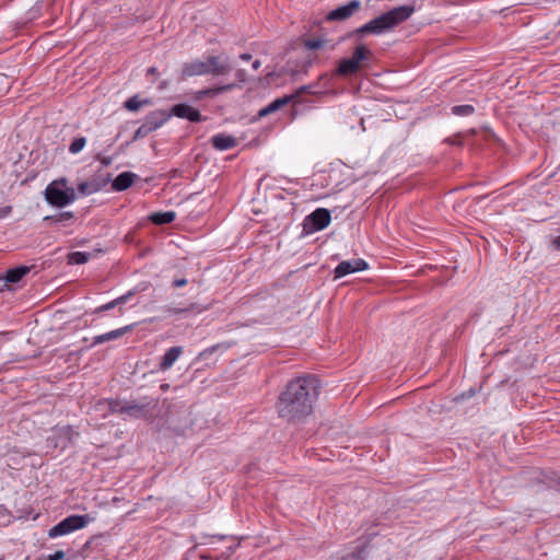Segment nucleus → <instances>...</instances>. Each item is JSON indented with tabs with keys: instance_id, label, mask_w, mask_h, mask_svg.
<instances>
[{
	"instance_id": "nucleus-1",
	"label": "nucleus",
	"mask_w": 560,
	"mask_h": 560,
	"mask_svg": "<svg viewBox=\"0 0 560 560\" xmlns=\"http://www.w3.org/2000/svg\"><path fill=\"white\" fill-rule=\"evenodd\" d=\"M319 386V380L315 375L299 376L290 381L279 396V416L289 421L308 416L318 397Z\"/></svg>"
},
{
	"instance_id": "nucleus-2",
	"label": "nucleus",
	"mask_w": 560,
	"mask_h": 560,
	"mask_svg": "<svg viewBox=\"0 0 560 560\" xmlns=\"http://www.w3.org/2000/svg\"><path fill=\"white\" fill-rule=\"evenodd\" d=\"M415 9L412 5H399L396 7L380 16L369 21L364 25L353 31L355 35L374 34L380 35L387 32L400 23L405 22L413 13Z\"/></svg>"
},
{
	"instance_id": "nucleus-3",
	"label": "nucleus",
	"mask_w": 560,
	"mask_h": 560,
	"mask_svg": "<svg viewBox=\"0 0 560 560\" xmlns=\"http://www.w3.org/2000/svg\"><path fill=\"white\" fill-rule=\"evenodd\" d=\"M232 70L230 58L225 55L208 56L205 59H195L183 65L182 78L195 75H225Z\"/></svg>"
},
{
	"instance_id": "nucleus-4",
	"label": "nucleus",
	"mask_w": 560,
	"mask_h": 560,
	"mask_svg": "<svg viewBox=\"0 0 560 560\" xmlns=\"http://www.w3.org/2000/svg\"><path fill=\"white\" fill-rule=\"evenodd\" d=\"M101 405H106L110 412L126 415L132 419L151 420L154 418L156 404L153 399L143 398L141 400H128L121 404L115 399H106Z\"/></svg>"
},
{
	"instance_id": "nucleus-5",
	"label": "nucleus",
	"mask_w": 560,
	"mask_h": 560,
	"mask_svg": "<svg viewBox=\"0 0 560 560\" xmlns=\"http://www.w3.org/2000/svg\"><path fill=\"white\" fill-rule=\"evenodd\" d=\"M45 198L51 206L62 208L75 200V191L67 187L65 178L54 180L45 189Z\"/></svg>"
},
{
	"instance_id": "nucleus-6",
	"label": "nucleus",
	"mask_w": 560,
	"mask_h": 560,
	"mask_svg": "<svg viewBox=\"0 0 560 560\" xmlns=\"http://www.w3.org/2000/svg\"><path fill=\"white\" fill-rule=\"evenodd\" d=\"M370 54L371 51L364 45L357 46L350 58H343L339 61L337 73L342 77L354 74L359 71L361 62L366 60Z\"/></svg>"
},
{
	"instance_id": "nucleus-7",
	"label": "nucleus",
	"mask_w": 560,
	"mask_h": 560,
	"mask_svg": "<svg viewBox=\"0 0 560 560\" xmlns=\"http://www.w3.org/2000/svg\"><path fill=\"white\" fill-rule=\"evenodd\" d=\"M330 221V211L325 208H317L311 214L306 215L303 222V229L307 233H313L327 228Z\"/></svg>"
},
{
	"instance_id": "nucleus-8",
	"label": "nucleus",
	"mask_w": 560,
	"mask_h": 560,
	"mask_svg": "<svg viewBox=\"0 0 560 560\" xmlns=\"http://www.w3.org/2000/svg\"><path fill=\"white\" fill-rule=\"evenodd\" d=\"M201 429L202 423H198V419L194 417L192 410L185 409L177 411V435H189L195 429Z\"/></svg>"
},
{
	"instance_id": "nucleus-9",
	"label": "nucleus",
	"mask_w": 560,
	"mask_h": 560,
	"mask_svg": "<svg viewBox=\"0 0 560 560\" xmlns=\"http://www.w3.org/2000/svg\"><path fill=\"white\" fill-rule=\"evenodd\" d=\"M361 9L360 0H351L349 3L338 7L335 10H331L327 15V21H346L351 18L354 13H357Z\"/></svg>"
},
{
	"instance_id": "nucleus-10",
	"label": "nucleus",
	"mask_w": 560,
	"mask_h": 560,
	"mask_svg": "<svg viewBox=\"0 0 560 560\" xmlns=\"http://www.w3.org/2000/svg\"><path fill=\"white\" fill-rule=\"evenodd\" d=\"M369 265L365 260L361 258L350 259V260H342L337 265V267L334 270L335 279L342 278L347 275L357 272V271H363L368 269Z\"/></svg>"
},
{
	"instance_id": "nucleus-11",
	"label": "nucleus",
	"mask_w": 560,
	"mask_h": 560,
	"mask_svg": "<svg viewBox=\"0 0 560 560\" xmlns=\"http://www.w3.org/2000/svg\"><path fill=\"white\" fill-rule=\"evenodd\" d=\"M177 118H185L192 122L206 119L197 108L185 103L177 104Z\"/></svg>"
},
{
	"instance_id": "nucleus-12",
	"label": "nucleus",
	"mask_w": 560,
	"mask_h": 560,
	"mask_svg": "<svg viewBox=\"0 0 560 560\" xmlns=\"http://www.w3.org/2000/svg\"><path fill=\"white\" fill-rule=\"evenodd\" d=\"M131 329H132V326L128 325V326L108 331L106 334L95 336L93 338L92 346H96V345H101V343H104L107 341L118 339V338L122 337L125 334L129 332Z\"/></svg>"
},
{
	"instance_id": "nucleus-13",
	"label": "nucleus",
	"mask_w": 560,
	"mask_h": 560,
	"mask_svg": "<svg viewBox=\"0 0 560 560\" xmlns=\"http://www.w3.org/2000/svg\"><path fill=\"white\" fill-rule=\"evenodd\" d=\"M136 177L135 173L122 172L113 180L112 188L115 191H124L133 184Z\"/></svg>"
},
{
	"instance_id": "nucleus-14",
	"label": "nucleus",
	"mask_w": 560,
	"mask_h": 560,
	"mask_svg": "<svg viewBox=\"0 0 560 560\" xmlns=\"http://www.w3.org/2000/svg\"><path fill=\"white\" fill-rule=\"evenodd\" d=\"M292 101H295V95H284L282 97L276 98L270 104H268L266 107L261 108L258 114L260 117H265L271 113L277 112L282 106L289 104Z\"/></svg>"
},
{
	"instance_id": "nucleus-15",
	"label": "nucleus",
	"mask_w": 560,
	"mask_h": 560,
	"mask_svg": "<svg viewBox=\"0 0 560 560\" xmlns=\"http://www.w3.org/2000/svg\"><path fill=\"white\" fill-rule=\"evenodd\" d=\"M211 143L213 148L220 151L232 149L237 144L236 139L234 137L224 133L213 136L211 138Z\"/></svg>"
},
{
	"instance_id": "nucleus-16",
	"label": "nucleus",
	"mask_w": 560,
	"mask_h": 560,
	"mask_svg": "<svg viewBox=\"0 0 560 560\" xmlns=\"http://www.w3.org/2000/svg\"><path fill=\"white\" fill-rule=\"evenodd\" d=\"M93 518L89 514L70 515L63 521L71 532L85 527Z\"/></svg>"
},
{
	"instance_id": "nucleus-17",
	"label": "nucleus",
	"mask_w": 560,
	"mask_h": 560,
	"mask_svg": "<svg viewBox=\"0 0 560 560\" xmlns=\"http://www.w3.org/2000/svg\"><path fill=\"white\" fill-rule=\"evenodd\" d=\"M234 86H235L234 83H230V84L221 85V86H217V88L203 89V90H200L195 93V100L199 101L206 96L214 97L223 92L231 91Z\"/></svg>"
},
{
	"instance_id": "nucleus-18",
	"label": "nucleus",
	"mask_w": 560,
	"mask_h": 560,
	"mask_svg": "<svg viewBox=\"0 0 560 560\" xmlns=\"http://www.w3.org/2000/svg\"><path fill=\"white\" fill-rule=\"evenodd\" d=\"M31 271V268L27 266H19L12 269H9L5 273V281L10 283H18L22 278H24L28 272Z\"/></svg>"
},
{
	"instance_id": "nucleus-19",
	"label": "nucleus",
	"mask_w": 560,
	"mask_h": 560,
	"mask_svg": "<svg viewBox=\"0 0 560 560\" xmlns=\"http://www.w3.org/2000/svg\"><path fill=\"white\" fill-rule=\"evenodd\" d=\"M148 220L155 225L168 224L175 220V212H155L148 217Z\"/></svg>"
},
{
	"instance_id": "nucleus-20",
	"label": "nucleus",
	"mask_w": 560,
	"mask_h": 560,
	"mask_svg": "<svg viewBox=\"0 0 560 560\" xmlns=\"http://www.w3.org/2000/svg\"><path fill=\"white\" fill-rule=\"evenodd\" d=\"M172 115H175V105L172 106L170 108V114H165L164 112L162 110H156V112H153L151 113L148 117H147V121H151V122H155L158 124V128L161 127L165 121L168 120V118L172 116Z\"/></svg>"
},
{
	"instance_id": "nucleus-21",
	"label": "nucleus",
	"mask_w": 560,
	"mask_h": 560,
	"mask_svg": "<svg viewBox=\"0 0 560 560\" xmlns=\"http://www.w3.org/2000/svg\"><path fill=\"white\" fill-rule=\"evenodd\" d=\"M158 129V124L151 121H144L135 132L133 139H141L147 137L150 132Z\"/></svg>"
},
{
	"instance_id": "nucleus-22",
	"label": "nucleus",
	"mask_w": 560,
	"mask_h": 560,
	"mask_svg": "<svg viewBox=\"0 0 560 560\" xmlns=\"http://www.w3.org/2000/svg\"><path fill=\"white\" fill-rule=\"evenodd\" d=\"M175 362V347H171L166 353L163 355L159 368L161 371L168 370Z\"/></svg>"
},
{
	"instance_id": "nucleus-23",
	"label": "nucleus",
	"mask_w": 560,
	"mask_h": 560,
	"mask_svg": "<svg viewBox=\"0 0 560 560\" xmlns=\"http://www.w3.org/2000/svg\"><path fill=\"white\" fill-rule=\"evenodd\" d=\"M90 257H91L90 253L73 252L68 255V260L70 264L81 265V264L88 262Z\"/></svg>"
},
{
	"instance_id": "nucleus-24",
	"label": "nucleus",
	"mask_w": 560,
	"mask_h": 560,
	"mask_svg": "<svg viewBox=\"0 0 560 560\" xmlns=\"http://www.w3.org/2000/svg\"><path fill=\"white\" fill-rule=\"evenodd\" d=\"M69 533H71V530L69 529L68 525H66V522L62 520L61 522H59L57 525L52 526L49 529L48 535L49 537L55 538L58 536L67 535Z\"/></svg>"
},
{
	"instance_id": "nucleus-25",
	"label": "nucleus",
	"mask_w": 560,
	"mask_h": 560,
	"mask_svg": "<svg viewBox=\"0 0 560 560\" xmlns=\"http://www.w3.org/2000/svg\"><path fill=\"white\" fill-rule=\"evenodd\" d=\"M100 189V186L93 182H81L78 184V191L81 195H91L96 192Z\"/></svg>"
},
{
	"instance_id": "nucleus-26",
	"label": "nucleus",
	"mask_w": 560,
	"mask_h": 560,
	"mask_svg": "<svg viewBox=\"0 0 560 560\" xmlns=\"http://www.w3.org/2000/svg\"><path fill=\"white\" fill-rule=\"evenodd\" d=\"M149 101H140L139 97L132 96L124 103V107L129 112H137L143 104H148Z\"/></svg>"
},
{
	"instance_id": "nucleus-27",
	"label": "nucleus",
	"mask_w": 560,
	"mask_h": 560,
	"mask_svg": "<svg viewBox=\"0 0 560 560\" xmlns=\"http://www.w3.org/2000/svg\"><path fill=\"white\" fill-rule=\"evenodd\" d=\"M86 144V138L85 137H78L74 138L73 141L69 145V152L71 154H78L83 150V148Z\"/></svg>"
},
{
	"instance_id": "nucleus-28",
	"label": "nucleus",
	"mask_w": 560,
	"mask_h": 560,
	"mask_svg": "<svg viewBox=\"0 0 560 560\" xmlns=\"http://www.w3.org/2000/svg\"><path fill=\"white\" fill-rule=\"evenodd\" d=\"M475 112L472 105H456L452 107V114L456 116H469Z\"/></svg>"
},
{
	"instance_id": "nucleus-29",
	"label": "nucleus",
	"mask_w": 560,
	"mask_h": 560,
	"mask_svg": "<svg viewBox=\"0 0 560 560\" xmlns=\"http://www.w3.org/2000/svg\"><path fill=\"white\" fill-rule=\"evenodd\" d=\"M126 300H127V296H126V295L119 296V298H117V299H115V300H113V301H110V302H108V303H106V304H104V305H102V306L97 307V308L95 310V313H101V312H104V311L112 310V308H114L115 306H117V305H119V304L125 303V302H126Z\"/></svg>"
},
{
	"instance_id": "nucleus-30",
	"label": "nucleus",
	"mask_w": 560,
	"mask_h": 560,
	"mask_svg": "<svg viewBox=\"0 0 560 560\" xmlns=\"http://www.w3.org/2000/svg\"><path fill=\"white\" fill-rule=\"evenodd\" d=\"M72 219H73V212H71V211H66V212H61L56 215H50V217L45 218V220H51L56 223H63L65 221H69Z\"/></svg>"
},
{
	"instance_id": "nucleus-31",
	"label": "nucleus",
	"mask_w": 560,
	"mask_h": 560,
	"mask_svg": "<svg viewBox=\"0 0 560 560\" xmlns=\"http://www.w3.org/2000/svg\"><path fill=\"white\" fill-rule=\"evenodd\" d=\"M325 40L322 38H310L304 42V46L310 50H316L324 46Z\"/></svg>"
},
{
	"instance_id": "nucleus-32",
	"label": "nucleus",
	"mask_w": 560,
	"mask_h": 560,
	"mask_svg": "<svg viewBox=\"0 0 560 560\" xmlns=\"http://www.w3.org/2000/svg\"><path fill=\"white\" fill-rule=\"evenodd\" d=\"M95 160L100 161L101 164L105 167H108L113 163L112 156H103L101 153L95 155Z\"/></svg>"
},
{
	"instance_id": "nucleus-33",
	"label": "nucleus",
	"mask_w": 560,
	"mask_h": 560,
	"mask_svg": "<svg viewBox=\"0 0 560 560\" xmlns=\"http://www.w3.org/2000/svg\"><path fill=\"white\" fill-rule=\"evenodd\" d=\"M221 348L226 349V347H224V346H222V345H215V346H212V347H210V348H208V349L203 350V351L199 354V357H200V358H207L209 354L213 353L214 351H217V350H219V349H221Z\"/></svg>"
},
{
	"instance_id": "nucleus-34",
	"label": "nucleus",
	"mask_w": 560,
	"mask_h": 560,
	"mask_svg": "<svg viewBox=\"0 0 560 560\" xmlns=\"http://www.w3.org/2000/svg\"><path fill=\"white\" fill-rule=\"evenodd\" d=\"M446 141L448 143H451V144H456V145H462L463 144L460 135H456L453 138H447Z\"/></svg>"
},
{
	"instance_id": "nucleus-35",
	"label": "nucleus",
	"mask_w": 560,
	"mask_h": 560,
	"mask_svg": "<svg viewBox=\"0 0 560 560\" xmlns=\"http://www.w3.org/2000/svg\"><path fill=\"white\" fill-rule=\"evenodd\" d=\"M189 282L196 283V280L195 279L189 280L187 278H180V279L177 278V288L183 287Z\"/></svg>"
},
{
	"instance_id": "nucleus-36",
	"label": "nucleus",
	"mask_w": 560,
	"mask_h": 560,
	"mask_svg": "<svg viewBox=\"0 0 560 560\" xmlns=\"http://www.w3.org/2000/svg\"><path fill=\"white\" fill-rule=\"evenodd\" d=\"M228 539V536H211L210 537V541L208 542L209 545H214L218 541H221V540H225Z\"/></svg>"
},
{
	"instance_id": "nucleus-37",
	"label": "nucleus",
	"mask_w": 560,
	"mask_h": 560,
	"mask_svg": "<svg viewBox=\"0 0 560 560\" xmlns=\"http://www.w3.org/2000/svg\"><path fill=\"white\" fill-rule=\"evenodd\" d=\"M11 207L0 208V218H5L11 212Z\"/></svg>"
},
{
	"instance_id": "nucleus-38",
	"label": "nucleus",
	"mask_w": 560,
	"mask_h": 560,
	"mask_svg": "<svg viewBox=\"0 0 560 560\" xmlns=\"http://www.w3.org/2000/svg\"><path fill=\"white\" fill-rule=\"evenodd\" d=\"M311 89V86L308 85H303L301 86L293 95H295V100L298 98V96L303 93V92H308Z\"/></svg>"
},
{
	"instance_id": "nucleus-39",
	"label": "nucleus",
	"mask_w": 560,
	"mask_h": 560,
	"mask_svg": "<svg viewBox=\"0 0 560 560\" xmlns=\"http://www.w3.org/2000/svg\"><path fill=\"white\" fill-rule=\"evenodd\" d=\"M552 245L553 247H556L557 249H560V235L557 236L553 241H552Z\"/></svg>"
},
{
	"instance_id": "nucleus-40",
	"label": "nucleus",
	"mask_w": 560,
	"mask_h": 560,
	"mask_svg": "<svg viewBox=\"0 0 560 560\" xmlns=\"http://www.w3.org/2000/svg\"><path fill=\"white\" fill-rule=\"evenodd\" d=\"M240 58H241L242 60H244V61H248V60H250V59H252V55H250V54H242V55L240 56Z\"/></svg>"
},
{
	"instance_id": "nucleus-41",
	"label": "nucleus",
	"mask_w": 560,
	"mask_h": 560,
	"mask_svg": "<svg viewBox=\"0 0 560 560\" xmlns=\"http://www.w3.org/2000/svg\"><path fill=\"white\" fill-rule=\"evenodd\" d=\"M189 310H190L189 307H177L176 313H177V315H179L182 313H186Z\"/></svg>"
},
{
	"instance_id": "nucleus-42",
	"label": "nucleus",
	"mask_w": 560,
	"mask_h": 560,
	"mask_svg": "<svg viewBox=\"0 0 560 560\" xmlns=\"http://www.w3.org/2000/svg\"><path fill=\"white\" fill-rule=\"evenodd\" d=\"M260 65H261L260 60H255V61L253 62V66H252V67H253V69H254V70H258V69H259V67H260Z\"/></svg>"
},
{
	"instance_id": "nucleus-43",
	"label": "nucleus",
	"mask_w": 560,
	"mask_h": 560,
	"mask_svg": "<svg viewBox=\"0 0 560 560\" xmlns=\"http://www.w3.org/2000/svg\"><path fill=\"white\" fill-rule=\"evenodd\" d=\"M235 548H236V546H229L225 553L228 556L232 555L234 552Z\"/></svg>"
},
{
	"instance_id": "nucleus-44",
	"label": "nucleus",
	"mask_w": 560,
	"mask_h": 560,
	"mask_svg": "<svg viewBox=\"0 0 560 560\" xmlns=\"http://www.w3.org/2000/svg\"><path fill=\"white\" fill-rule=\"evenodd\" d=\"M155 71H156V69H155V68H153V67H152V68H149V69H148V72H147V75H148V77H149V75H154V74H155Z\"/></svg>"
},
{
	"instance_id": "nucleus-45",
	"label": "nucleus",
	"mask_w": 560,
	"mask_h": 560,
	"mask_svg": "<svg viewBox=\"0 0 560 560\" xmlns=\"http://www.w3.org/2000/svg\"><path fill=\"white\" fill-rule=\"evenodd\" d=\"M160 387H161V389H162V390H166V389H168V388H170V384H167V383H163V384H161V386H160Z\"/></svg>"
},
{
	"instance_id": "nucleus-46",
	"label": "nucleus",
	"mask_w": 560,
	"mask_h": 560,
	"mask_svg": "<svg viewBox=\"0 0 560 560\" xmlns=\"http://www.w3.org/2000/svg\"><path fill=\"white\" fill-rule=\"evenodd\" d=\"M180 352H182V348H180V347H177V350H176L177 358L179 357Z\"/></svg>"
}]
</instances>
